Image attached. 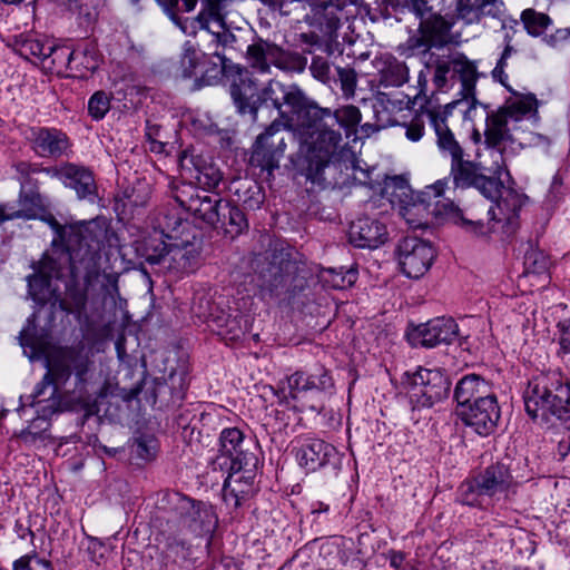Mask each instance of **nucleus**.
<instances>
[{
    "label": "nucleus",
    "mask_w": 570,
    "mask_h": 570,
    "mask_svg": "<svg viewBox=\"0 0 570 570\" xmlns=\"http://www.w3.org/2000/svg\"><path fill=\"white\" fill-rule=\"evenodd\" d=\"M558 330V356L564 358L570 355V320L560 321L557 324Z\"/></svg>",
    "instance_id": "69168bd1"
},
{
    "label": "nucleus",
    "mask_w": 570,
    "mask_h": 570,
    "mask_svg": "<svg viewBox=\"0 0 570 570\" xmlns=\"http://www.w3.org/2000/svg\"><path fill=\"white\" fill-rule=\"evenodd\" d=\"M67 176L68 178L62 181L65 187L73 189L79 199L95 202L97 185L89 168L71 163Z\"/></svg>",
    "instance_id": "4c0bfd02"
},
{
    "label": "nucleus",
    "mask_w": 570,
    "mask_h": 570,
    "mask_svg": "<svg viewBox=\"0 0 570 570\" xmlns=\"http://www.w3.org/2000/svg\"><path fill=\"white\" fill-rule=\"evenodd\" d=\"M202 66H204L205 69L202 71L199 77L194 79L190 88L193 91L200 90L207 86L217 85L222 80L225 72L232 68L230 62L220 60L215 62L212 61L208 56L207 59H205V63H202ZM234 67L235 66H233V69L235 70Z\"/></svg>",
    "instance_id": "de8ad7c7"
},
{
    "label": "nucleus",
    "mask_w": 570,
    "mask_h": 570,
    "mask_svg": "<svg viewBox=\"0 0 570 570\" xmlns=\"http://www.w3.org/2000/svg\"><path fill=\"white\" fill-rule=\"evenodd\" d=\"M153 230L161 233L168 240H175L185 237L187 233H195V227L175 212L163 209L155 218Z\"/></svg>",
    "instance_id": "ea45409f"
},
{
    "label": "nucleus",
    "mask_w": 570,
    "mask_h": 570,
    "mask_svg": "<svg viewBox=\"0 0 570 570\" xmlns=\"http://www.w3.org/2000/svg\"><path fill=\"white\" fill-rule=\"evenodd\" d=\"M171 197L185 212L208 226L217 225L223 198L210 195L189 183H179L171 188Z\"/></svg>",
    "instance_id": "2eb2a0df"
},
{
    "label": "nucleus",
    "mask_w": 570,
    "mask_h": 570,
    "mask_svg": "<svg viewBox=\"0 0 570 570\" xmlns=\"http://www.w3.org/2000/svg\"><path fill=\"white\" fill-rule=\"evenodd\" d=\"M387 239L384 224L370 217H360L352 222L348 230V240L358 248L374 249Z\"/></svg>",
    "instance_id": "cd10ccee"
},
{
    "label": "nucleus",
    "mask_w": 570,
    "mask_h": 570,
    "mask_svg": "<svg viewBox=\"0 0 570 570\" xmlns=\"http://www.w3.org/2000/svg\"><path fill=\"white\" fill-rule=\"evenodd\" d=\"M256 492V487L249 483H240L236 478H226L223 484V500L227 505L237 509L249 500Z\"/></svg>",
    "instance_id": "49530a36"
},
{
    "label": "nucleus",
    "mask_w": 570,
    "mask_h": 570,
    "mask_svg": "<svg viewBox=\"0 0 570 570\" xmlns=\"http://www.w3.org/2000/svg\"><path fill=\"white\" fill-rule=\"evenodd\" d=\"M309 71L314 79L321 81L324 85H331L334 81L332 75L331 65L326 58L322 56H314L309 65Z\"/></svg>",
    "instance_id": "e2e57ef3"
},
{
    "label": "nucleus",
    "mask_w": 570,
    "mask_h": 570,
    "mask_svg": "<svg viewBox=\"0 0 570 570\" xmlns=\"http://www.w3.org/2000/svg\"><path fill=\"white\" fill-rule=\"evenodd\" d=\"M409 73L406 63L393 58L381 70L380 83L384 87H401L409 80Z\"/></svg>",
    "instance_id": "864d4df0"
},
{
    "label": "nucleus",
    "mask_w": 570,
    "mask_h": 570,
    "mask_svg": "<svg viewBox=\"0 0 570 570\" xmlns=\"http://www.w3.org/2000/svg\"><path fill=\"white\" fill-rule=\"evenodd\" d=\"M166 500L179 524L193 533L209 534L217 527L218 519L210 504L196 501L179 492L168 493Z\"/></svg>",
    "instance_id": "4468645a"
},
{
    "label": "nucleus",
    "mask_w": 570,
    "mask_h": 570,
    "mask_svg": "<svg viewBox=\"0 0 570 570\" xmlns=\"http://www.w3.org/2000/svg\"><path fill=\"white\" fill-rule=\"evenodd\" d=\"M554 384H557L556 374H551V372L537 375L528 382L523 392V402L525 412L530 417L549 420L551 405H549L548 399L551 396V392H556L554 396L560 401L564 397L563 392L566 391L561 389L558 394Z\"/></svg>",
    "instance_id": "6ab92c4d"
},
{
    "label": "nucleus",
    "mask_w": 570,
    "mask_h": 570,
    "mask_svg": "<svg viewBox=\"0 0 570 570\" xmlns=\"http://www.w3.org/2000/svg\"><path fill=\"white\" fill-rule=\"evenodd\" d=\"M28 295L35 302L32 314L19 333V343L22 347L36 351L39 346L37 320L46 309V326L51 327L56 320V313L66 309L63 298L58 287H53L51 279L46 276L30 274L27 276Z\"/></svg>",
    "instance_id": "1a4fd4ad"
},
{
    "label": "nucleus",
    "mask_w": 570,
    "mask_h": 570,
    "mask_svg": "<svg viewBox=\"0 0 570 570\" xmlns=\"http://www.w3.org/2000/svg\"><path fill=\"white\" fill-rule=\"evenodd\" d=\"M402 385L407 391L414 407H432L448 399L451 392V381L441 368H424L419 366L414 372L402 375Z\"/></svg>",
    "instance_id": "9b49d317"
},
{
    "label": "nucleus",
    "mask_w": 570,
    "mask_h": 570,
    "mask_svg": "<svg viewBox=\"0 0 570 570\" xmlns=\"http://www.w3.org/2000/svg\"><path fill=\"white\" fill-rule=\"evenodd\" d=\"M202 240L195 233H187L185 237L169 240V250L164 269L183 275L194 272L199 263Z\"/></svg>",
    "instance_id": "4be33fe9"
},
{
    "label": "nucleus",
    "mask_w": 570,
    "mask_h": 570,
    "mask_svg": "<svg viewBox=\"0 0 570 570\" xmlns=\"http://www.w3.org/2000/svg\"><path fill=\"white\" fill-rule=\"evenodd\" d=\"M180 163L183 168L195 171V179L206 190L217 188L223 180V173L210 157L184 150L180 156Z\"/></svg>",
    "instance_id": "c756f323"
},
{
    "label": "nucleus",
    "mask_w": 570,
    "mask_h": 570,
    "mask_svg": "<svg viewBox=\"0 0 570 570\" xmlns=\"http://www.w3.org/2000/svg\"><path fill=\"white\" fill-rule=\"evenodd\" d=\"M466 101L453 100L443 107H433L426 109V117L435 134V144L442 157L449 158L450 164L455 163L462 157H469L462 145L455 138L450 129L449 120L454 111L460 114V108Z\"/></svg>",
    "instance_id": "dca6fc26"
},
{
    "label": "nucleus",
    "mask_w": 570,
    "mask_h": 570,
    "mask_svg": "<svg viewBox=\"0 0 570 570\" xmlns=\"http://www.w3.org/2000/svg\"><path fill=\"white\" fill-rule=\"evenodd\" d=\"M514 484L510 466L494 462L462 482L459 488L460 501L469 507L482 508L487 499L507 494Z\"/></svg>",
    "instance_id": "9d476101"
},
{
    "label": "nucleus",
    "mask_w": 570,
    "mask_h": 570,
    "mask_svg": "<svg viewBox=\"0 0 570 570\" xmlns=\"http://www.w3.org/2000/svg\"><path fill=\"white\" fill-rule=\"evenodd\" d=\"M48 45L49 42H43L32 36L19 35L14 37V50L26 60L38 58L43 62Z\"/></svg>",
    "instance_id": "603ef678"
},
{
    "label": "nucleus",
    "mask_w": 570,
    "mask_h": 570,
    "mask_svg": "<svg viewBox=\"0 0 570 570\" xmlns=\"http://www.w3.org/2000/svg\"><path fill=\"white\" fill-rule=\"evenodd\" d=\"M79 59V53L70 50L67 46L48 45L46 59L49 69L60 72L62 69H73L72 63Z\"/></svg>",
    "instance_id": "3c124183"
},
{
    "label": "nucleus",
    "mask_w": 570,
    "mask_h": 570,
    "mask_svg": "<svg viewBox=\"0 0 570 570\" xmlns=\"http://www.w3.org/2000/svg\"><path fill=\"white\" fill-rule=\"evenodd\" d=\"M414 19L417 27L409 29L406 40L396 46L397 55L406 59L419 58L426 69H433L432 82L439 91H445L455 81H460L459 100L466 101L460 108V116L471 120V112L479 104L475 97V86L480 77L476 63L459 51L439 53L455 43V14L432 3Z\"/></svg>",
    "instance_id": "f257e3e1"
},
{
    "label": "nucleus",
    "mask_w": 570,
    "mask_h": 570,
    "mask_svg": "<svg viewBox=\"0 0 570 570\" xmlns=\"http://www.w3.org/2000/svg\"><path fill=\"white\" fill-rule=\"evenodd\" d=\"M254 454L244 449V434L237 428L224 429L219 436V454L214 464L220 469L235 465L244 455Z\"/></svg>",
    "instance_id": "72a5a7b5"
},
{
    "label": "nucleus",
    "mask_w": 570,
    "mask_h": 570,
    "mask_svg": "<svg viewBox=\"0 0 570 570\" xmlns=\"http://www.w3.org/2000/svg\"><path fill=\"white\" fill-rule=\"evenodd\" d=\"M92 361L73 347L56 351L47 361V371L35 385L32 393L21 395L22 406L36 409L37 416L20 431L18 438L28 445L49 438L50 420L67 411L75 404L87 407L90 403L88 383Z\"/></svg>",
    "instance_id": "f03ea898"
},
{
    "label": "nucleus",
    "mask_w": 570,
    "mask_h": 570,
    "mask_svg": "<svg viewBox=\"0 0 570 570\" xmlns=\"http://www.w3.org/2000/svg\"><path fill=\"white\" fill-rule=\"evenodd\" d=\"M31 180L28 178L26 183H22L19 191V208L16 207V214L19 219L31 220L40 217L41 214L46 213V204L42 195L39 190L28 188Z\"/></svg>",
    "instance_id": "79ce46f5"
},
{
    "label": "nucleus",
    "mask_w": 570,
    "mask_h": 570,
    "mask_svg": "<svg viewBox=\"0 0 570 570\" xmlns=\"http://www.w3.org/2000/svg\"><path fill=\"white\" fill-rule=\"evenodd\" d=\"M288 126L283 119H275L255 138L248 164L266 173V178H274V171L285 156Z\"/></svg>",
    "instance_id": "f8f14e48"
},
{
    "label": "nucleus",
    "mask_w": 570,
    "mask_h": 570,
    "mask_svg": "<svg viewBox=\"0 0 570 570\" xmlns=\"http://www.w3.org/2000/svg\"><path fill=\"white\" fill-rule=\"evenodd\" d=\"M205 59H207L206 53L198 50L191 41H186L183 45L179 60L180 76L184 79H190L196 76L197 68L205 63Z\"/></svg>",
    "instance_id": "09e8293b"
},
{
    "label": "nucleus",
    "mask_w": 570,
    "mask_h": 570,
    "mask_svg": "<svg viewBox=\"0 0 570 570\" xmlns=\"http://www.w3.org/2000/svg\"><path fill=\"white\" fill-rule=\"evenodd\" d=\"M296 120L313 121L314 124H322L323 126H331L334 128L338 125L345 130L346 137L356 132V127L361 122V110L354 105L340 107L335 110L330 108H322L315 101L309 99L304 92V99L297 108Z\"/></svg>",
    "instance_id": "f3484780"
},
{
    "label": "nucleus",
    "mask_w": 570,
    "mask_h": 570,
    "mask_svg": "<svg viewBox=\"0 0 570 570\" xmlns=\"http://www.w3.org/2000/svg\"><path fill=\"white\" fill-rule=\"evenodd\" d=\"M257 285L263 297L289 303L308 286L311 272L291 246L275 245L266 250L257 267Z\"/></svg>",
    "instance_id": "0eeeda50"
},
{
    "label": "nucleus",
    "mask_w": 570,
    "mask_h": 570,
    "mask_svg": "<svg viewBox=\"0 0 570 570\" xmlns=\"http://www.w3.org/2000/svg\"><path fill=\"white\" fill-rule=\"evenodd\" d=\"M479 105L487 111L484 142L489 148H500L504 141L511 138L508 127L509 119L499 108L490 110L489 105L481 104L480 101Z\"/></svg>",
    "instance_id": "e433bc0d"
},
{
    "label": "nucleus",
    "mask_w": 570,
    "mask_h": 570,
    "mask_svg": "<svg viewBox=\"0 0 570 570\" xmlns=\"http://www.w3.org/2000/svg\"><path fill=\"white\" fill-rule=\"evenodd\" d=\"M168 14L170 20L181 30V21L187 20L180 13L190 12L196 8L198 0H156Z\"/></svg>",
    "instance_id": "4d7b16f0"
},
{
    "label": "nucleus",
    "mask_w": 570,
    "mask_h": 570,
    "mask_svg": "<svg viewBox=\"0 0 570 570\" xmlns=\"http://www.w3.org/2000/svg\"><path fill=\"white\" fill-rule=\"evenodd\" d=\"M12 570H53V567L49 560L37 554H26L13 562Z\"/></svg>",
    "instance_id": "0e129e2a"
},
{
    "label": "nucleus",
    "mask_w": 570,
    "mask_h": 570,
    "mask_svg": "<svg viewBox=\"0 0 570 570\" xmlns=\"http://www.w3.org/2000/svg\"><path fill=\"white\" fill-rule=\"evenodd\" d=\"M296 116L292 110L285 120L288 129L295 131L299 139L298 150L291 157V161L307 180L321 185L326 180L325 168L340 160L343 150L342 134L331 126L296 120Z\"/></svg>",
    "instance_id": "20e7f679"
},
{
    "label": "nucleus",
    "mask_w": 570,
    "mask_h": 570,
    "mask_svg": "<svg viewBox=\"0 0 570 570\" xmlns=\"http://www.w3.org/2000/svg\"><path fill=\"white\" fill-rule=\"evenodd\" d=\"M227 0H200V11L196 17L181 21V31L187 36H197L198 31L209 32L210 22L224 27Z\"/></svg>",
    "instance_id": "c85d7f7f"
},
{
    "label": "nucleus",
    "mask_w": 570,
    "mask_h": 570,
    "mask_svg": "<svg viewBox=\"0 0 570 570\" xmlns=\"http://www.w3.org/2000/svg\"><path fill=\"white\" fill-rule=\"evenodd\" d=\"M520 22L528 36L540 39L549 48L562 49L570 45V26L556 29L553 35H547V29L553 27V19L546 12L527 8L521 11Z\"/></svg>",
    "instance_id": "412c9836"
},
{
    "label": "nucleus",
    "mask_w": 570,
    "mask_h": 570,
    "mask_svg": "<svg viewBox=\"0 0 570 570\" xmlns=\"http://www.w3.org/2000/svg\"><path fill=\"white\" fill-rule=\"evenodd\" d=\"M257 463L258 459L255 454L244 455L243 462L239 460L238 463H235V465L228 466V478H236V480H239L240 483L250 482L252 487H256L255 478Z\"/></svg>",
    "instance_id": "6e6d98bb"
},
{
    "label": "nucleus",
    "mask_w": 570,
    "mask_h": 570,
    "mask_svg": "<svg viewBox=\"0 0 570 570\" xmlns=\"http://www.w3.org/2000/svg\"><path fill=\"white\" fill-rule=\"evenodd\" d=\"M426 110L421 115H416L409 124H405V136L411 141H419L424 134V119Z\"/></svg>",
    "instance_id": "774afa93"
},
{
    "label": "nucleus",
    "mask_w": 570,
    "mask_h": 570,
    "mask_svg": "<svg viewBox=\"0 0 570 570\" xmlns=\"http://www.w3.org/2000/svg\"><path fill=\"white\" fill-rule=\"evenodd\" d=\"M493 394L491 386L481 375L471 373L462 376L453 391V399L456 401V413L463 406L472 405Z\"/></svg>",
    "instance_id": "473e14b6"
},
{
    "label": "nucleus",
    "mask_w": 570,
    "mask_h": 570,
    "mask_svg": "<svg viewBox=\"0 0 570 570\" xmlns=\"http://www.w3.org/2000/svg\"><path fill=\"white\" fill-rule=\"evenodd\" d=\"M296 460L307 471H317L328 464H334L338 452L336 448L324 440L316 438H301L297 440Z\"/></svg>",
    "instance_id": "a878e982"
},
{
    "label": "nucleus",
    "mask_w": 570,
    "mask_h": 570,
    "mask_svg": "<svg viewBox=\"0 0 570 570\" xmlns=\"http://www.w3.org/2000/svg\"><path fill=\"white\" fill-rule=\"evenodd\" d=\"M38 218L47 223L53 232L50 244L53 253L68 254L72 273L85 269L86 282L89 283L98 274L108 229L97 220L61 224L47 210Z\"/></svg>",
    "instance_id": "7ed1b4c3"
},
{
    "label": "nucleus",
    "mask_w": 570,
    "mask_h": 570,
    "mask_svg": "<svg viewBox=\"0 0 570 570\" xmlns=\"http://www.w3.org/2000/svg\"><path fill=\"white\" fill-rule=\"evenodd\" d=\"M432 3L431 0H382L383 14L389 18L409 13L415 18Z\"/></svg>",
    "instance_id": "8fccbe9b"
},
{
    "label": "nucleus",
    "mask_w": 570,
    "mask_h": 570,
    "mask_svg": "<svg viewBox=\"0 0 570 570\" xmlns=\"http://www.w3.org/2000/svg\"><path fill=\"white\" fill-rule=\"evenodd\" d=\"M551 374H556L558 387L554 386L558 392L561 390H566L563 392L564 397L562 400H558L556 392H551V396H549V405H551L550 416H554L564 424L570 425V382L567 377H564L560 372H551Z\"/></svg>",
    "instance_id": "a18cd8bd"
},
{
    "label": "nucleus",
    "mask_w": 570,
    "mask_h": 570,
    "mask_svg": "<svg viewBox=\"0 0 570 570\" xmlns=\"http://www.w3.org/2000/svg\"><path fill=\"white\" fill-rule=\"evenodd\" d=\"M502 167L493 171L487 169L480 161L462 157L451 164L450 176L455 188H475L482 196L494 203L488 214L491 219H505L509 224L519 217L523 205L522 196L512 189H505L501 180Z\"/></svg>",
    "instance_id": "423d86ee"
},
{
    "label": "nucleus",
    "mask_w": 570,
    "mask_h": 570,
    "mask_svg": "<svg viewBox=\"0 0 570 570\" xmlns=\"http://www.w3.org/2000/svg\"><path fill=\"white\" fill-rule=\"evenodd\" d=\"M169 250V240L161 233L154 232L135 242V252L138 257L149 265H157L164 269Z\"/></svg>",
    "instance_id": "f704fd0d"
},
{
    "label": "nucleus",
    "mask_w": 570,
    "mask_h": 570,
    "mask_svg": "<svg viewBox=\"0 0 570 570\" xmlns=\"http://www.w3.org/2000/svg\"><path fill=\"white\" fill-rule=\"evenodd\" d=\"M27 139L32 151L43 158H59L71 147L67 134L55 127H31Z\"/></svg>",
    "instance_id": "393cba45"
},
{
    "label": "nucleus",
    "mask_w": 570,
    "mask_h": 570,
    "mask_svg": "<svg viewBox=\"0 0 570 570\" xmlns=\"http://www.w3.org/2000/svg\"><path fill=\"white\" fill-rule=\"evenodd\" d=\"M75 52L79 53V59L76 63L75 69L79 70L82 68L86 71H96L99 67V53L96 45L87 42L82 47L75 49Z\"/></svg>",
    "instance_id": "bf43d9fd"
},
{
    "label": "nucleus",
    "mask_w": 570,
    "mask_h": 570,
    "mask_svg": "<svg viewBox=\"0 0 570 570\" xmlns=\"http://www.w3.org/2000/svg\"><path fill=\"white\" fill-rule=\"evenodd\" d=\"M510 92L513 97L508 98L504 104L499 107L509 120L519 121L527 115L538 114V100L535 95H521L515 90H511Z\"/></svg>",
    "instance_id": "37998d69"
},
{
    "label": "nucleus",
    "mask_w": 570,
    "mask_h": 570,
    "mask_svg": "<svg viewBox=\"0 0 570 570\" xmlns=\"http://www.w3.org/2000/svg\"><path fill=\"white\" fill-rule=\"evenodd\" d=\"M291 395L296 397L301 392H317L333 394L335 384L327 368L315 365L309 371H296L288 377Z\"/></svg>",
    "instance_id": "bb28decb"
},
{
    "label": "nucleus",
    "mask_w": 570,
    "mask_h": 570,
    "mask_svg": "<svg viewBox=\"0 0 570 570\" xmlns=\"http://www.w3.org/2000/svg\"><path fill=\"white\" fill-rule=\"evenodd\" d=\"M523 265L527 274H542L548 271L549 257L543 250L529 243L524 252Z\"/></svg>",
    "instance_id": "13d9d810"
},
{
    "label": "nucleus",
    "mask_w": 570,
    "mask_h": 570,
    "mask_svg": "<svg viewBox=\"0 0 570 570\" xmlns=\"http://www.w3.org/2000/svg\"><path fill=\"white\" fill-rule=\"evenodd\" d=\"M446 185V178L440 179L433 185L426 186L424 190L415 193L406 179L395 176L386 181L384 193L387 195L390 203L401 210L422 207L435 217H443L476 236L485 235L482 219L465 218L463 210L454 202L439 199L443 195Z\"/></svg>",
    "instance_id": "6e6552de"
},
{
    "label": "nucleus",
    "mask_w": 570,
    "mask_h": 570,
    "mask_svg": "<svg viewBox=\"0 0 570 570\" xmlns=\"http://www.w3.org/2000/svg\"><path fill=\"white\" fill-rule=\"evenodd\" d=\"M71 163H63L60 166H52V167H41L37 164H32L30 161H18L14 164V169L18 175H26L29 174H46L52 178L59 179L61 183L63 179H67L68 170Z\"/></svg>",
    "instance_id": "5fc2aeb1"
},
{
    "label": "nucleus",
    "mask_w": 570,
    "mask_h": 570,
    "mask_svg": "<svg viewBox=\"0 0 570 570\" xmlns=\"http://www.w3.org/2000/svg\"><path fill=\"white\" fill-rule=\"evenodd\" d=\"M131 451L145 461L151 460L156 455L157 440L151 435H140L134 440Z\"/></svg>",
    "instance_id": "680f3d73"
},
{
    "label": "nucleus",
    "mask_w": 570,
    "mask_h": 570,
    "mask_svg": "<svg viewBox=\"0 0 570 570\" xmlns=\"http://www.w3.org/2000/svg\"><path fill=\"white\" fill-rule=\"evenodd\" d=\"M337 76L341 89L345 95H353L356 88V72L353 68L337 67Z\"/></svg>",
    "instance_id": "338daca9"
},
{
    "label": "nucleus",
    "mask_w": 570,
    "mask_h": 570,
    "mask_svg": "<svg viewBox=\"0 0 570 570\" xmlns=\"http://www.w3.org/2000/svg\"><path fill=\"white\" fill-rule=\"evenodd\" d=\"M70 267L68 254L61 252L53 253L45 252L38 262L32 263L35 275L46 276L49 279L61 278L66 266Z\"/></svg>",
    "instance_id": "c03bdc74"
},
{
    "label": "nucleus",
    "mask_w": 570,
    "mask_h": 570,
    "mask_svg": "<svg viewBox=\"0 0 570 570\" xmlns=\"http://www.w3.org/2000/svg\"><path fill=\"white\" fill-rule=\"evenodd\" d=\"M218 28L217 31L209 30V32H206L212 38L209 45L214 47L210 55L220 61L232 63L237 53H243V47L236 35L226 28V23Z\"/></svg>",
    "instance_id": "58836bf2"
},
{
    "label": "nucleus",
    "mask_w": 570,
    "mask_h": 570,
    "mask_svg": "<svg viewBox=\"0 0 570 570\" xmlns=\"http://www.w3.org/2000/svg\"><path fill=\"white\" fill-rule=\"evenodd\" d=\"M459 335V325L452 317H435L426 323L409 327V343L414 347L433 348L441 344H451Z\"/></svg>",
    "instance_id": "aec40b11"
},
{
    "label": "nucleus",
    "mask_w": 570,
    "mask_h": 570,
    "mask_svg": "<svg viewBox=\"0 0 570 570\" xmlns=\"http://www.w3.org/2000/svg\"><path fill=\"white\" fill-rule=\"evenodd\" d=\"M396 254L402 273L414 279L430 269L436 256L431 242L414 235H407L399 242Z\"/></svg>",
    "instance_id": "a211bd4d"
},
{
    "label": "nucleus",
    "mask_w": 570,
    "mask_h": 570,
    "mask_svg": "<svg viewBox=\"0 0 570 570\" xmlns=\"http://www.w3.org/2000/svg\"><path fill=\"white\" fill-rule=\"evenodd\" d=\"M234 68L229 94L239 115H249L256 120L259 108L268 102L284 121L292 110L297 112L304 99V91L298 85L271 79L265 87L259 88L258 79L246 67L235 65Z\"/></svg>",
    "instance_id": "39448f33"
},
{
    "label": "nucleus",
    "mask_w": 570,
    "mask_h": 570,
    "mask_svg": "<svg viewBox=\"0 0 570 570\" xmlns=\"http://www.w3.org/2000/svg\"><path fill=\"white\" fill-rule=\"evenodd\" d=\"M206 303L208 313H200L199 317L204 318L212 332L226 342H236L244 336L246 327L243 324L244 317L238 311L232 313L230 309L209 304V301H206Z\"/></svg>",
    "instance_id": "b1692460"
},
{
    "label": "nucleus",
    "mask_w": 570,
    "mask_h": 570,
    "mask_svg": "<svg viewBox=\"0 0 570 570\" xmlns=\"http://www.w3.org/2000/svg\"><path fill=\"white\" fill-rule=\"evenodd\" d=\"M229 193L234 200L242 204L245 209H259L265 200V191L259 183L249 178H235L229 183Z\"/></svg>",
    "instance_id": "c9c22d12"
},
{
    "label": "nucleus",
    "mask_w": 570,
    "mask_h": 570,
    "mask_svg": "<svg viewBox=\"0 0 570 570\" xmlns=\"http://www.w3.org/2000/svg\"><path fill=\"white\" fill-rule=\"evenodd\" d=\"M456 415L466 426L472 428L475 433L481 436H488L495 431L501 411L497 396L491 394L480 402L463 406Z\"/></svg>",
    "instance_id": "5701e85b"
},
{
    "label": "nucleus",
    "mask_w": 570,
    "mask_h": 570,
    "mask_svg": "<svg viewBox=\"0 0 570 570\" xmlns=\"http://www.w3.org/2000/svg\"><path fill=\"white\" fill-rule=\"evenodd\" d=\"M219 207V220L214 226L215 228H220L230 238H235L248 229V220L242 209L224 199Z\"/></svg>",
    "instance_id": "a19ab883"
},
{
    "label": "nucleus",
    "mask_w": 570,
    "mask_h": 570,
    "mask_svg": "<svg viewBox=\"0 0 570 570\" xmlns=\"http://www.w3.org/2000/svg\"><path fill=\"white\" fill-rule=\"evenodd\" d=\"M245 58L249 67L261 73H269L272 66L286 72L301 73L307 66V58L303 53L285 50L262 38L247 46Z\"/></svg>",
    "instance_id": "ddd939ff"
},
{
    "label": "nucleus",
    "mask_w": 570,
    "mask_h": 570,
    "mask_svg": "<svg viewBox=\"0 0 570 570\" xmlns=\"http://www.w3.org/2000/svg\"><path fill=\"white\" fill-rule=\"evenodd\" d=\"M110 109V96L102 91H96L88 101V112L95 120L102 119Z\"/></svg>",
    "instance_id": "052dcab7"
},
{
    "label": "nucleus",
    "mask_w": 570,
    "mask_h": 570,
    "mask_svg": "<svg viewBox=\"0 0 570 570\" xmlns=\"http://www.w3.org/2000/svg\"><path fill=\"white\" fill-rule=\"evenodd\" d=\"M101 272V259L99 261L98 274L89 282H86V271H79L77 274L72 273L70 268V282L66 286V298H63L66 309H61L67 314H75L80 316L87 307L88 289L95 281L98 279Z\"/></svg>",
    "instance_id": "2f4dec72"
},
{
    "label": "nucleus",
    "mask_w": 570,
    "mask_h": 570,
    "mask_svg": "<svg viewBox=\"0 0 570 570\" xmlns=\"http://www.w3.org/2000/svg\"><path fill=\"white\" fill-rule=\"evenodd\" d=\"M456 12L468 24L479 23L485 17L503 21L505 6L502 0H456Z\"/></svg>",
    "instance_id": "7c9ffc66"
}]
</instances>
